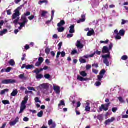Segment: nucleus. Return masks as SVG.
Listing matches in <instances>:
<instances>
[{
  "instance_id": "1",
  "label": "nucleus",
  "mask_w": 128,
  "mask_h": 128,
  "mask_svg": "<svg viewBox=\"0 0 128 128\" xmlns=\"http://www.w3.org/2000/svg\"><path fill=\"white\" fill-rule=\"evenodd\" d=\"M102 54H108L106 55H102V58H103L104 60V64L106 66H110V62L108 61V58H110V49L106 46H104L103 47L102 49Z\"/></svg>"
},
{
  "instance_id": "47",
  "label": "nucleus",
  "mask_w": 128,
  "mask_h": 128,
  "mask_svg": "<svg viewBox=\"0 0 128 128\" xmlns=\"http://www.w3.org/2000/svg\"><path fill=\"white\" fill-rule=\"evenodd\" d=\"M95 86H102V82H96L95 84Z\"/></svg>"
},
{
  "instance_id": "48",
  "label": "nucleus",
  "mask_w": 128,
  "mask_h": 128,
  "mask_svg": "<svg viewBox=\"0 0 128 128\" xmlns=\"http://www.w3.org/2000/svg\"><path fill=\"white\" fill-rule=\"evenodd\" d=\"M82 106V103H80V102H77V106H76V110L78 108H80V106Z\"/></svg>"
},
{
  "instance_id": "55",
  "label": "nucleus",
  "mask_w": 128,
  "mask_h": 128,
  "mask_svg": "<svg viewBox=\"0 0 128 128\" xmlns=\"http://www.w3.org/2000/svg\"><path fill=\"white\" fill-rule=\"evenodd\" d=\"M92 72H94V74H98V70L96 69H92Z\"/></svg>"
},
{
  "instance_id": "30",
  "label": "nucleus",
  "mask_w": 128,
  "mask_h": 128,
  "mask_svg": "<svg viewBox=\"0 0 128 128\" xmlns=\"http://www.w3.org/2000/svg\"><path fill=\"white\" fill-rule=\"evenodd\" d=\"M106 72V70L103 69L100 72V74L101 76H104Z\"/></svg>"
},
{
  "instance_id": "34",
  "label": "nucleus",
  "mask_w": 128,
  "mask_h": 128,
  "mask_svg": "<svg viewBox=\"0 0 128 128\" xmlns=\"http://www.w3.org/2000/svg\"><path fill=\"white\" fill-rule=\"evenodd\" d=\"M18 20H20V18H18L16 20L14 21V24L15 26H18Z\"/></svg>"
},
{
  "instance_id": "2",
  "label": "nucleus",
  "mask_w": 128,
  "mask_h": 128,
  "mask_svg": "<svg viewBox=\"0 0 128 128\" xmlns=\"http://www.w3.org/2000/svg\"><path fill=\"white\" fill-rule=\"evenodd\" d=\"M105 102L108 104L101 105V106L99 107L100 112H102V110H104V112H108V108H110V99L106 98L105 100Z\"/></svg>"
},
{
  "instance_id": "26",
  "label": "nucleus",
  "mask_w": 128,
  "mask_h": 128,
  "mask_svg": "<svg viewBox=\"0 0 128 128\" xmlns=\"http://www.w3.org/2000/svg\"><path fill=\"white\" fill-rule=\"evenodd\" d=\"M80 76H83L84 78H86V76H88V74L86 72V71H82L80 72Z\"/></svg>"
},
{
  "instance_id": "56",
  "label": "nucleus",
  "mask_w": 128,
  "mask_h": 128,
  "mask_svg": "<svg viewBox=\"0 0 128 128\" xmlns=\"http://www.w3.org/2000/svg\"><path fill=\"white\" fill-rule=\"evenodd\" d=\"M116 40H122V37L120 36V34L116 35L115 38Z\"/></svg>"
},
{
  "instance_id": "25",
  "label": "nucleus",
  "mask_w": 128,
  "mask_h": 128,
  "mask_svg": "<svg viewBox=\"0 0 128 128\" xmlns=\"http://www.w3.org/2000/svg\"><path fill=\"white\" fill-rule=\"evenodd\" d=\"M37 116H38V118H42V116H44V111L41 110L38 112L37 114Z\"/></svg>"
},
{
  "instance_id": "5",
  "label": "nucleus",
  "mask_w": 128,
  "mask_h": 128,
  "mask_svg": "<svg viewBox=\"0 0 128 128\" xmlns=\"http://www.w3.org/2000/svg\"><path fill=\"white\" fill-rule=\"evenodd\" d=\"M40 90H48L50 88V86L48 84H43L39 86Z\"/></svg>"
},
{
  "instance_id": "31",
  "label": "nucleus",
  "mask_w": 128,
  "mask_h": 128,
  "mask_svg": "<svg viewBox=\"0 0 128 128\" xmlns=\"http://www.w3.org/2000/svg\"><path fill=\"white\" fill-rule=\"evenodd\" d=\"M97 78L99 82H102V80L104 78V76L100 74L97 76Z\"/></svg>"
},
{
  "instance_id": "27",
  "label": "nucleus",
  "mask_w": 128,
  "mask_h": 128,
  "mask_svg": "<svg viewBox=\"0 0 128 128\" xmlns=\"http://www.w3.org/2000/svg\"><path fill=\"white\" fill-rule=\"evenodd\" d=\"M58 32H64V27H59L58 28Z\"/></svg>"
},
{
  "instance_id": "14",
  "label": "nucleus",
  "mask_w": 128,
  "mask_h": 128,
  "mask_svg": "<svg viewBox=\"0 0 128 128\" xmlns=\"http://www.w3.org/2000/svg\"><path fill=\"white\" fill-rule=\"evenodd\" d=\"M70 34H74V32H76V30H74V25H72L70 26Z\"/></svg>"
},
{
  "instance_id": "54",
  "label": "nucleus",
  "mask_w": 128,
  "mask_h": 128,
  "mask_svg": "<svg viewBox=\"0 0 128 128\" xmlns=\"http://www.w3.org/2000/svg\"><path fill=\"white\" fill-rule=\"evenodd\" d=\"M58 50H60L62 48V42H60L58 44Z\"/></svg>"
},
{
  "instance_id": "49",
  "label": "nucleus",
  "mask_w": 128,
  "mask_h": 128,
  "mask_svg": "<svg viewBox=\"0 0 128 128\" xmlns=\"http://www.w3.org/2000/svg\"><path fill=\"white\" fill-rule=\"evenodd\" d=\"M85 110L86 112H90V107L88 106H87L86 107Z\"/></svg>"
},
{
  "instance_id": "3",
  "label": "nucleus",
  "mask_w": 128,
  "mask_h": 128,
  "mask_svg": "<svg viewBox=\"0 0 128 128\" xmlns=\"http://www.w3.org/2000/svg\"><path fill=\"white\" fill-rule=\"evenodd\" d=\"M20 10H22V8L18 7L14 10L15 13L12 16V20H16L18 16H20Z\"/></svg>"
},
{
  "instance_id": "60",
  "label": "nucleus",
  "mask_w": 128,
  "mask_h": 128,
  "mask_svg": "<svg viewBox=\"0 0 128 128\" xmlns=\"http://www.w3.org/2000/svg\"><path fill=\"white\" fill-rule=\"evenodd\" d=\"M5 70H6V72H10V70H12V68H8Z\"/></svg>"
},
{
  "instance_id": "13",
  "label": "nucleus",
  "mask_w": 128,
  "mask_h": 128,
  "mask_svg": "<svg viewBox=\"0 0 128 128\" xmlns=\"http://www.w3.org/2000/svg\"><path fill=\"white\" fill-rule=\"evenodd\" d=\"M54 90L56 91L57 94H60V87L58 86H54Z\"/></svg>"
},
{
  "instance_id": "52",
  "label": "nucleus",
  "mask_w": 128,
  "mask_h": 128,
  "mask_svg": "<svg viewBox=\"0 0 128 128\" xmlns=\"http://www.w3.org/2000/svg\"><path fill=\"white\" fill-rule=\"evenodd\" d=\"M54 124V121L52 120H48V126H50L51 124Z\"/></svg>"
},
{
  "instance_id": "33",
  "label": "nucleus",
  "mask_w": 128,
  "mask_h": 128,
  "mask_svg": "<svg viewBox=\"0 0 128 128\" xmlns=\"http://www.w3.org/2000/svg\"><path fill=\"white\" fill-rule=\"evenodd\" d=\"M38 62L42 64L44 62V59L42 57H40L38 59Z\"/></svg>"
},
{
  "instance_id": "6",
  "label": "nucleus",
  "mask_w": 128,
  "mask_h": 128,
  "mask_svg": "<svg viewBox=\"0 0 128 128\" xmlns=\"http://www.w3.org/2000/svg\"><path fill=\"white\" fill-rule=\"evenodd\" d=\"M24 68H26V70H32V68H34V66L32 64L26 66V64H24L22 66V69L24 70Z\"/></svg>"
},
{
  "instance_id": "17",
  "label": "nucleus",
  "mask_w": 128,
  "mask_h": 128,
  "mask_svg": "<svg viewBox=\"0 0 128 128\" xmlns=\"http://www.w3.org/2000/svg\"><path fill=\"white\" fill-rule=\"evenodd\" d=\"M28 96H26L24 98V100L22 102V104H28Z\"/></svg>"
},
{
  "instance_id": "35",
  "label": "nucleus",
  "mask_w": 128,
  "mask_h": 128,
  "mask_svg": "<svg viewBox=\"0 0 128 128\" xmlns=\"http://www.w3.org/2000/svg\"><path fill=\"white\" fill-rule=\"evenodd\" d=\"M58 106H66V104L64 103V101L61 100L60 104H58Z\"/></svg>"
},
{
  "instance_id": "43",
  "label": "nucleus",
  "mask_w": 128,
  "mask_h": 128,
  "mask_svg": "<svg viewBox=\"0 0 128 128\" xmlns=\"http://www.w3.org/2000/svg\"><path fill=\"white\" fill-rule=\"evenodd\" d=\"M90 68H92V65L88 64L86 66V70H90Z\"/></svg>"
},
{
  "instance_id": "39",
  "label": "nucleus",
  "mask_w": 128,
  "mask_h": 128,
  "mask_svg": "<svg viewBox=\"0 0 128 128\" xmlns=\"http://www.w3.org/2000/svg\"><path fill=\"white\" fill-rule=\"evenodd\" d=\"M94 52L95 54H97V56H100V54H102V52L98 51V50H96Z\"/></svg>"
},
{
  "instance_id": "64",
  "label": "nucleus",
  "mask_w": 128,
  "mask_h": 128,
  "mask_svg": "<svg viewBox=\"0 0 128 128\" xmlns=\"http://www.w3.org/2000/svg\"><path fill=\"white\" fill-rule=\"evenodd\" d=\"M108 40H106V41H100V44H108Z\"/></svg>"
},
{
  "instance_id": "19",
  "label": "nucleus",
  "mask_w": 128,
  "mask_h": 128,
  "mask_svg": "<svg viewBox=\"0 0 128 128\" xmlns=\"http://www.w3.org/2000/svg\"><path fill=\"white\" fill-rule=\"evenodd\" d=\"M18 90H14L12 92L11 94L12 96H16L18 95Z\"/></svg>"
},
{
  "instance_id": "45",
  "label": "nucleus",
  "mask_w": 128,
  "mask_h": 128,
  "mask_svg": "<svg viewBox=\"0 0 128 128\" xmlns=\"http://www.w3.org/2000/svg\"><path fill=\"white\" fill-rule=\"evenodd\" d=\"M78 54V51H76V50H74L72 52H71V54H72V56H74V54Z\"/></svg>"
},
{
  "instance_id": "4",
  "label": "nucleus",
  "mask_w": 128,
  "mask_h": 128,
  "mask_svg": "<svg viewBox=\"0 0 128 128\" xmlns=\"http://www.w3.org/2000/svg\"><path fill=\"white\" fill-rule=\"evenodd\" d=\"M16 80H2V84H14Z\"/></svg>"
},
{
  "instance_id": "9",
  "label": "nucleus",
  "mask_w": 128,
  "mask_h": 128,
  "mask_svg": "<svg viewBox=\"0 0 128 128\" xmlns=\"http://www.w3.org/2000/svg\"><path fill=\"white\" fill-rule=\"evenodd\" d=\"M114 120H116V118H112L110 119L106 120L104 124L106 126H108V124H112V122H114Z\"/></svg>"
},
{
  "instance_id": "62",
  "label": "nucleus",
  "mask_w": 128,
  "mask_h": 128,
  "mask_svg": "<svg viewBox=\"0 0 128 128\" xmlns=\"http://www.w3.org/2000/svg\"><path fill=\"white\" fill-rule=\"evenodd\" d=\"M30 14V12H27L24 13V15H23L24 16H28Z\"/></svg>"
},
{
  "instance_id": "38",
  "label": "nucleus",
  "mask_w": 128,
  "mask_h": 128,
  "mask_svg": "<svg viewBox=\"0 0 128 128\" xmlns=\"http://www.w3.org/2000/svg\"><path fill=\"white\" fill-rule=\"evenodd\" d=\"M44 76L46 80H50V74H46Z\"/></svg>"
},
{
  "instance_id": "53",
  "label": "nucleus",
  "mask_w": 128,
  "mask_h": 128,
  "mask_svg": "<svg viewBox=\"0 0 128 128\" xmlns=\"http://www.w3.org/2000/svg\"><path fill=\"white\" fill-rule=\"evenodd\" d=\"M28 89L29 90H34V92H36V89L34 87H28Z\"/></svg>"
},
{
  "instance_id": "46",
  "label": "nucleus",
  "mask_w": 128,
  "mask_h": 128,
  "mask_svg": "<svg viewBox=\"0 0 128 128\" xmlns=\"http://www.w3.org/2000/svg\"><path fill=\"white\" fill-rule=\"evenodd\" d=\"M56 128V122H54V124H51L50 128Z\"/></svg>"
},
{
  "instance_id": "8",
  "label": "nucleus",
  "mask_w": 128,
  "mask_h": 128,
  "mask_svg": "<svg viewBox=\"0 0 128 128\" xmlns=\"http://www.w3.org/2000/svg\"><path fill=\"white\" fill-rule=\"evenodd\" d=\"M86 14H82L81 16V19L78 20V24H80V22H86Z\"/></svg>"
},
{
  "instance_id": "41",
  "label": "nucleus",
  "mask_w": 128,
  "mask_h": 128,
  "mask_svg": "<svg viewBox=\"0 0 128 128\" xmlns=\"http://www.w3.org/2000/svg\"><path fill=\"white\" fill-rule=\"evenodd\" d=\"M2 104H10V101L8 100H2Z\"/></svg>"
},
{
  "instance_id": "21",
  "label": "nucleus",
  "mask_w": 128,
  "mask_h": 128,
  "mask_svg": "<svg viewBox=\"0 0 128 128\" xmlns=\"http://www.w3.org/2000/svg\"><path fill=\"white\" fill-rule=\"evenodd\" d=\"M8 32V30L4 29L2 31H0V36H4V34H7Z\"/></svg>"
},
{
  "instance_id": "57",
  "label": "nucleus",
  "mask_w": 128,
  "mask_h": 128,
  "mask_svg": "<svg viewBox=\"0 0 128 128\" xmlns=\"http://www.w3.org/2000/svg\"><path fill=\"white\" fill-rule=\"evenodd\" d=\"M112 112H118V108H112Z\"/></svg>"
},
{
  "instance_id": "20",
  "label": "nucleus",
  "mask_w": 128,
  "mask_h": 128,
  "mask_svg": "<svg viewBox=\"0 0 128 128\" xmlns=\"http://www.w3.org/2000/svg\"><path fill=\"white\" fill-rule=\"evenodd\" d=\"M92 34H94V30H92L89 31L87 34V36H92Z\"/></svg>"
},
{
  "instance_id": "18",
  "label": "nucleus",
  "mask_w": 128,
  "mask_h": 128,
  "mask_svg": "<svg viewBox=\"0 0 128 128\" xmlns=\"http://www.w3.org/2000/svg\"><path fill=\"white\" fill-rule=\"evenodd\" d=\"M19 78H20V80H27L28 78L26 76L25 74H23L19 76Z\"/></svg>"
},
{
  "instance_id": "61",
  "label": "nucleus",
  "mask_w": 128,
  "mask_h": 128,
  "mask_svg": "<svg viewBox=\"0 0 128 128\" xmlns=\"http://www.w3.org/2000/svg\"><path fill=\"white\" fill-rule=\"evenodd\" d=\"M52 16L51 20H54V11L52 10Z\"/></svg>"
},
{
  "instance_id": "40",
  "label": "nucleus",
  "mask_w": 128,
  "mask_h": 128,
  "mask_svg": "<svg viewBox=\"0 0 128 128\" xmlns=\"http://www.w3.org/2000/svg\"><path fill=\"white\" fill-rule=\"evenodd\" d=\"M121 59L122 60H127L128 59V56H124L122 57Z\"/></svg>"
},
{
  "instance_id": "11",
  "label": "nucleus",
  "mask_w": 128,
  "mask_h": 128,
  "mask_svg": "<svg viewBox=\"0 0 128 128\" xmlns=\"http://www.w3.org/2000/svg\"><path fill=\"white\" fill-rule=\"evenodd\" d=\"M26 108V106L25 104H21L20 110L19 114H22L24 110Z\"/></svg>"
},
{
  "instance_id": "7",
  "label": "nucleus",
  "mask_w": 128,
  "mask_h": 128,
  "mask_svg": "<svg viewBox=\"0 0 128 128\" xmlns=\"http://www.w3.org/2000/svg\"><path fill=\"white\" fill-rule=\"evenodd\" d=\"M20 122V118L17 117L15 120L13 122H10L9 124L10 126H14L18 124Z\"/></svg>"
},
{
  "instance_id": "15",
  "label": "nucleus",
  "mask_w": 128,
  "mask_h": 128,
  "mask_svg": "<svg viewBox=\"0 0 128 128\" xmlns=\"http://www.w3.org/2000/svg\"><path fill=\"white\" fill-rule=\"evenodd\" d=\"M64 24H66V22H64V20H62L60 22V23H58V28H62V27L64 26Z\"/></svg>"
},
{
  "instance_id": "50",
  "label": "nucleus",
  "mask_w": 128,
  "mask_h": 128,
  "mask_svg": "<svg viewBox=\"0 0 128 128\" xmlns=\"http://www.w3.org/2000/svg\"><path fill=\"white\" fill-rule=\"evenodd\" d=\"M35 102H39L40 104L42 102L40 100V98L36 97L35 98Z\"/></svg>"
},
{
  "instance_id": "51",
  "label": "nucleus",
  "mask_w": 128,
  "mask_h": 128,
  "mask_svg": "<svg viewBox=\"0 0 128 128\" xmlns=\"http://www.w3.org/2000/svg\"><path fill=\"white\" fill-rule=\"evenodd\" d=\"M42 64V63H40V62H38V61L36 63L35 66H40Z\"/></svg>"
},
{
  "instance_id": "59",
  "label": "nucleus",
  "mask_w": 128,
  "mask_h": 128,
  "mask_svg": "<svg viewBox=\"0 0 128 128\" xmlns=\"http://www.w3.org/2000/svg\"><path fill=\"white\" fill-rule=\"evenodd\" d=\"M61 56L62 58H64V56H66V52H61Z\"/></svg>"
},
{
  "instance_id": "37",
  "label": "nucleus",
  "mask_w": 128,
  "mask_h": 128,
  "mask_svg": "<svg viewBox=\"0 0 128 128\" xmlns=\"http://www.w3.org/2000/svg\"><path fill=\"white\" fill-rule=\"evenodd\" d=\"M46 14H48V12L43 11L42 12V14H41V16H42V18H44V16H46Z\"/></svg>"
},
{
  "instance_id": "42",
  "label": "nucleus",
  "mask_w": 128,
  "mask_h": 128,
  "mask_svg": "<svg viewBox=\"0 0 128 128\" xmlns=\"http://www.w3.org/2000/svg\"><path fill=\"white\" fill-rule=\"evenodd\" d=\"M118 100H120V102H121V104H124V100L122 97H118Z\"/></svg>"
},
{
  "instance_id": "58",
  "label": "nucleus",
  "mask_w": 128,
  "mask_h": 128,
  "mask_svg": "<svg viewBox=\"0 0 128 128\" xmlns=\"http://www.w3.org/2000/svg\"><path fill=\"white\" fill-rule=\"evenodd\" d=\"M18 24H20V26H21V28H24V26H26V24H24L23 22H19Z\"/></svg>"
},
{
  "instance_id": "24",
  "label": "nucleus",
  "mask_w": 128,
  "mask_h": 128,
  "mask_svg": "<svg viewBox=\"0 0 128 128\" xmlns=\"http://www.w3.org/2000/svg\"><path fill=\"white\" fill-rule=\"evenodd\" d=\"M9 92L8 89H5L3 90H2L0 92V95L4 96V94H6V92Z\"/></svg>"
},
{
  "instance_id": "36",
  "label": "nucleus",
  "mask_w": 128,
  "mask_h": 128,
  "mask_svg": "<svg viewBox=\"0 0 128 128\" xmlns=\"http://www.w3.org/2000/svg\"><path fill=\"white\" fill-rule=\"evenodd\" d=\"M34 74H36V76L39 74L40 72V70L38 68H36L35 70L33 71Z\"/></svg>"
},
{
  "instance_id": "12",
  "label": "nucleus",
  "mask_w": 128,
  "mask_h": 128,
  "mask_svg": "<svg viewBox=\"0 0 128 128\" xmlns=\"http://www.w3.org/2000/svg\"><path fill=\"white\" fill-rule=\"evenodd\" d=\"M21 20L22 21V22L24 24L26 25V24H28V18H26V16H24V15H22Z\"/></svg>"
},
{
  "instance_id": "44",
  "label": "nucleus",
  "mask_w": 128,
  "mask_h": 128,
  "mask_svg": "<svg viewBox=\"0 0 128 128\" xmlns=\"http://www.w3.org/2000/svg\"><path fill=\"white\" fill-rule=\"evenodd\" d=\"M80 62L81 64H86V60L85 59L82 58L80 60Z\"/></svg>"
},
{
  "instance_id": "16",
  "label": "nucleus",
  "mask_w": 128,
  "mask_h": 128,
  "mask_svg": "<svg viewBox=\"0 0 128 128\" xmlns=\"http://www.w3.org/2000/svg\"><path fill=\"white\" fill-rule=\"evenodd\" d=\"M78 80H80V82H86L88 80V78H84L80 75L78 76Z\"/></svg>"
},
{
  "instance_id": "10",
  "label": "nucleus",
  "mask_w": 128,
  "mask_h": 128,
  "mask_svg": "<svg viewBox=\"0 0 128 128\" xmlns=\"http://www.w3.org/2000/svg\"><path fill=\"white\" fill-rule=\"evenodd\" d=\"M76 46L78 48H80V50L84 48V45L82 44V42L80 40L77 41Z\"/></svg>"
},
{
  "instance_id": "63",
  "label": "nucleus",
  "mask_w": 128,
  "mask_h": 128,
  "mask_svg": "<svg viewBox=\"0 0 128 128\" xmlns=\"http://www.w3.org/2000/svg\"><path fill=\"white\" fill-rule=\"evenodd\" d=\"M72 36H74V34H68L67 36V38H72Z\"/></svg>"
},
{
  "instance_id": "22",
  "label": "nucleus",
  "mask_w": 128,
  "mask_h": 128,
  "mask_svg": "<svg viewBox=\"0 0 128 128\" xmlns=\"http://www.w3.org/2000/svg\"><path fill=\"white\" fill-rule=\"evenodd\" d=\"M8 64L12 66H16V62H14V60H10V61L8 62Z\"/></svg>"
},
{
  "instance_id": "29",
  "label": "nucleus",
  "mask_w": 128,
  "mask_h": 128,
  "mask_svg": "<svg viewBox=\"0 0 128 128\" xmlns=\"http://www.w3.org/2000/svg\"><path fill=\"white\" fill-rule=\"evenodd\" d=\"M44 78V76L42 74H38V75L36 76V80H42Z\"/></svg>"
},
{
  "instance_id": "28",
  "label": "nucleus",
  "mask_w": 128,
  "mask_h": 128,
  "mask_svg": "<svg viewBox=\"0 0 128 128\" xmlns=\"http://www.w3.org/2000/svg\"><path fill=\"white\" fill-rule=\"evenodd\" d=\"M40 4H48V0H40L38 2Z\"/></svg>"
},
{
  "instance_id": "23",
  "label": "nucleus",
  "mask_w": 128,
  "mask_h": 128,
  "mask_svg": "<svg viewBox=\"0 0 128 128\" xmlns=\"http://www.w3.org/2000/svg\"><path fill=\"white\" fill-rule=\"evenodd\" d=\"M126 34V31L124 30H121L120 32H119V35L120 36H124V34Z\"/></svg>"
},
{
  "instance_id": "32",
  "label": "nucleus",
  "mask_w": 128,
  "mask_h": 128,
  "mask_svg": "<svg viewBox=\"0 0 128 128\" xmlns=\"http://www.w3.org/2000/svg\"><path fill=\"white\" fill-rule=\"evenodd\" d=\"M45 52L46 54H50V49L48 47L46 48L45 50Z\"/></svg>"
}]
</instances>
